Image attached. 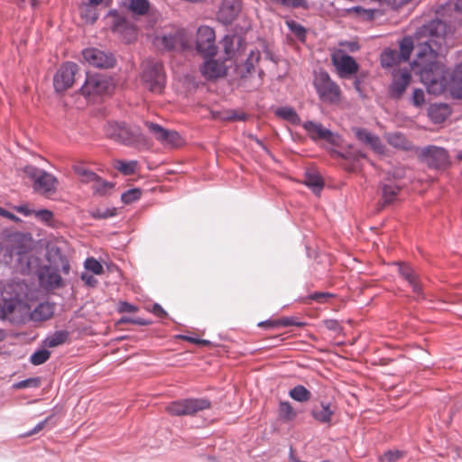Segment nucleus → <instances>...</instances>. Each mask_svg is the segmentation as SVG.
<instances>
[{"mask_svg":"<svg viewBox=\"0 0 462 462\" xmlns=\"http://www.w3.org/2000/svg\"><path fill=\"white\" fill-rule=\"evenodd\" d=\"M401 62L402 60L396 50H386L381 55V64L383 68H391Z\"/></svg>","mask_w":462,"mask_h":462,"instance_id":"27","label":"nucleus"},{"mask_svg":"<svg viewBox=\"0 0 462 462\" xmlns=\"http://www.w3.org/2000/svg\"><path fill=\"white\" fill-rule=\"evenodd\" d=\"M73 171L79 176L80 181L84 183H92L98 177L97 174L85 168L82 164L74 165Z\"/></svg>","mask_w":462,"mask_h":462,"instance_id":"30","label":"nucleus"},{"mask_svg":"<svg viewBox=\"0 0 462 462\" xmlns=\"http://www.w3.org/2000/svg\"><path fill=\"white\" fill-rule=\"evenodd\" d=\"M313 86L322 103L331 106H338L341 103L342 90L327 71H319L315 74Z\"/></svg>","mask_w":462,"mask_h":462,"instance_id":"2","label":"nucleus"},{"mask_svg":"<svg viewBox=\"0 0 462 462\" xmlns=\"http://www.w3.org/2000/svg\"><path fill=\"white\" fill-rule=\"evenodd\" d=\"M54 304L50 302L40 303L32 312V320L42 321L51 319L54 313Z\"/></svg>","mask_w":462,"mask_h":462,"instance_id":"23","label":"nucleus"},{"mask_svg":"<svg viewBox=\"0 0 462 462\" xmlns=\"http://www.w3.org/2000/svg\"><path fill=\"white\" fill-rule=\"evenodd\" d=\"M231 45H232L231 39L226 38L224 41V48H225V52L228 58L231 57V51H230Z\"/></svg>","mask_w":462,"mask_h":462,"instance_id":"62","label":"nucleus"},{"mask_svg":"<svg viewBox=\"0 0 462 462\" xmlns=\"http://www.w3.org/2000/svg\"><path fill=\"white\" fill-rule=\"evenodd\" d=\"M17 305V300L14 299L4 300L3 304L0 303V317H6L12 314Z\"/></svg>","mask_w":462,"mask_h":462,"instance_id":"42","label":"nucleus"},{"mask_svg":"<svg viewBox=\"0 0 462 462\" xmlns=\"http://www.w3.org/2000/svg\"><path fill=\"white\" fill-rule=\"evenodd\" d=\"M114 168L118 171L123 173L124 175H132L136 172L138 162L137 161H123V160H116L113 162Z\"/></svg>","mask_w":462,"mask_h":462,"instance_id":"28","label":"nucleus"},{"mask_svg":"<svg viewBox=\"0 0 462 462\" xmlns=\"http://www.w3.org/2000/svg\"><path fill=\"white\" fill-rule=\"evenodd\" d=\"M411 81V75L408 69H399L393 72V82L390 86V94L394 98L402 96Z\"/></svg>","mask_w":462,"mask_h":462,"instance_id":"17","label":"nucleus"},{"mask_svg":"<svg viewBox=\"0 0 462 462\" xmlns=\"http://www.w3.org/2000/svg\"><path fill=\"white\" fill-rule=\"evenodd\" d=\"M69 337V332L65 330L56 331L44 340L45 346L56 347L64 344Z\"/></svg>","mask_w":462,"mask_h":462,"instance_id":"29","label":"nucleus"},{"mask_svg":"<svg viewBox=\"0 0 462 462\" xmlns=\"http://www.w3.org/2000/svg\"><path fill=\"white\" fill-rule=\"evenodd\" d=\"M129 8L137 14H144L149 9V2L147 0H129Z\"/></svg>","mask_w":462,"mask_h":462,"instance_id":"40","label":"nucleus"},{"mask_svg":"<svg viewBox=\"0 0 462 462\" xmlns=\"http://www.w3.org/2000/svg\"><path fill=\"white\" fill-rule=\"evenodd\" d=\"M398 272L400 275L406 280L409 284L412 287V291L420 295L421 293V287L418 281V275L413 271L411 267L406 264H399Z\"/></svg>","mask_w":462,"mask_h":462,"instance_id":"20","label":"nucleus"},{"mask_svg":"<svg viewBox=\"0 0 462 462\" xmlns=\"http://www.w3.org/2000/svg\"><path fill=\"white\" fill-rule=\"evenodd\" d=\"M84 60L91 66L100 69L113 68L116 59L110 52L97 48H88L82 51Z\"/></svg>","mask_w":462,"mask_h":462,"instance_id":"13","label":"nucleus"},{"mask_svg":"<svg viewBox=\"0 0 462 462\" xmlns=\"http://www.w3.org/2000/svg\"><path fill=\"white\" fill-rule=\"evenodd\" d=\"M303 182L306 186L312 189L315 193H319L324 186V182L320 175L314 171L306 172Z\"/></svg>","mask_w":462,"mask_h":462,"instance_id":"26","label":"nucleus"},{"mask_svg":"<svg viewBox=\"0 0 462 462\" xmlns=\"http://www.w3.org/2000/svg\"><path fill=\"white\" fill-rule=\"evenodd\" d=\"M216 35L212 28L200 26L197 32L196 50L204 57H211L217 53Z\"/></svg>","mask_w":462,"mask_h":462,"instance_id":"9","label":"nucleus"},{"mask_svg":"<svg viewBox=\"0 0 462 462\" xmlns=\"http://www.w3.org/2000/svg\"><path fill=\"white\" fill-rule=\"evenodd\" d=\"M81 279L88 285H91V286H94L96 283H97V280L91 276V275H88V274H85L83 273L81 275Z\"/></svg>","mask_w":462,"mask_h":462,"instance_id":"61","label":"nucleus"},{"mask_svg":"<svg viewBox=\"0 0 462 462\" xmlns=\"http://www.w3.org/2000/svg\"><path fill=\"white\" fill-rule=\"evenodd\" d=\"M143 192L138 188L131 189L124 192L121 196V199L125 204H132L141 199Z\"/></svg>","mask_w":462,"mask_h":462,"instance_id":"38","label":"nucleus"},{"mask_svg":"<svg viewBox=\"0 0 462 462\" xmlns=\"http://www.w3.org/2000/svg\"><path fill=\"white\" fill-rule=\"evenodd\" d=\"M112 216H114V213L111 212L108 209L105 210V211H101L99 209H97L96 211L92 212V217L94 218H97V219L107 218V217H112Z\"/></svg>","mask_w":462,"mask_h":462,"instance_id":"55","label":"nucleus"},{"mask_svg":"<svg viewBox=\"0 0 462 462\" xmlns=\"http://www.w3.org/2000/svg\"><path fill=\"white\" fill-rule=\"evenodd\" d=\"M154 43L166 51H188L191 49V37L185 29L178 28L157 36Z\"/></svg>","mask_w":462,"mask_h":462,"instance_id":"5","label":"nucleus"},{"mask_svg":"<svg viewBox=\"0 0 462 462\" xmlns=\"http://www.w3.org/2000/svg\"><path fill=\"white\" fill-rule=\"evenodd\" d=\"M288 27L290 30L295 34L296 37H298L300 40H304L306 31L303 26H301L300 23H296L295 21H287L286 22Z\"/></svg>","mask_w":462,"mask_h":462,"instance_id":"44","label":"nucleus"},{"mask_svg":"<svg viewBox=\"0 0 462 462\" xmlns=\"http://www.w3.org/2000/svg\"><path fill=\"white\" fill-rule=\"evenodd\" d=\"M333 295L328 292H315L310 296V299L323 303L326 302L329 298H331Z\"/></svg>","mask_w":462,"mask_h":462,"instance_id":"50","label":"nucleus"},{"mask_svg":"<svg viewBox=\"0 0 462 462\" xmlns=\"http://www.w3.org/2000/svg\"><path fill=\"white\" fill-rule=\"evenodd\" d=\"M200 71L207 79H214L225 76L226 73V67L222 61L208 60L201 66Z\"/></svg>","mask_w":462,"mask_h":462,"instance_id":"19","label":"nucleus"},{"mask_svg":"<svg viewBox=\"0 0 462 462\" xmlns=\"http://www.w3.org/2000/svg\"><path fill=\"white\" fill-rule=\"evenodd\" d=\"M276 322H277V319L266 320V321L260 322L258 324V326L262 327V328H279L280 325L275 324Z\"/></svg>","mask_w":462,"mask_h":462,"instance_id":"60","label":"nucleus"},{"mask_svg":"<svg viewBox=\"0 0 462 462\" xmlns=\"http://www.w3.org/2000/svg\"><path fill=\"white\" fill-rule=\"evenodd\" d=\"M331 61L332 64L337 69L338 76L340 78H346L348 76L356 74L358 71L359 66L355 60V59L346 54L341 50H338L332 53Z\"/></svg>","mask_w":462,"mask_h":462,"instance_id":"12","label":"nucleus"},{"mask_svg":"<svg viewBox=\"0 0 462 462\" xmlns=\"http://www.w3.org/2000/svg\"><path fill=\"white\" fill-rule=\"evenodd\" d=\"M277 2L282 4L283 5L298 8V7H303L307 8V1L306 0H276Z\"/></svg>","mask_w":462,"mask_h":462,"instance_id":"47","label":"nucleus"},{"mask_svg":"<svg viewBox=\"0 0 462 462\" xmlns=\"http://www.w3.org/2000/svg\"><path fill=\"white\" fill-rule=\"evenodd\" d=\"M110 88L111 83L106 77L102 75H94L87 78L80 91L83 96L91 97L106 94L109 91Z\"/></svg>","mask_w":462,"mask_h":462,"instance_id":"16","label":"nucleus"},{"mask_svg":"<svg viewBox=\"0 0 462 462\" xmlns=\"http://www.w3.org/2000/svg\"><path fill=\"white\" fill-rule=\"evenodd\" d=\"M333 414L334 410L328 402H322L320 407H314L311 411L313 418L321 423H329L332 420Z\"/></svg>","mask_w":462,"mask_h":462,"instance_id":"24","label":"nucleus"},{"mask_svg":"<svg viewBox=\"0 0 462 462\" xmlns=\"http://www.w3.org/2000/svg\"><path fill=\"white\" fill-rule=\"evenodd\" d=\"M413 103L415 106H419L424 103V93L421 89H414L412 95Z\"/></svg>","mask_w":462,"mask_h":462,"instance_id":"51","label":"nucleus"},{"mask_svg":"<svg viewBox=\"0 0 462 462\" xmlns=\"http://www.w3.org/2000/svg\"><path fill=\"white\" fill-rule=\"evenodd\" d=\"M413 48L414 44L411 37H404L400 42V51L398 52L402 62H406L410 59Z\"/></svg>","mask_w":462,"mask_h":462,"instance_id":"34","label":"nucleus"},{"mask_svg":"<svg viewBox=\"0 0 462 462\" xmlns=\"http://www.w3.org/2000/svg\"><path fill=\"white\" fill-rule=\"evenodd\" d=\"M118 310L120 312H135L137 311L138 309L136 306L133 304H130L126 301H123L120 302Z\"/></svg>","mask_w":462,"mask_h":462,"instance_id":"52","label":"nucleus"},{"mask_svg":"<svg viewBox=\"0 0 462 462\" xmlns=\"http://www.w3.org/2000/svg\"><path fill=\"white\" fill-rule=\"evenodd\" d=\"M428 114L433 123L440 124L450 116L451 110L446 104H434L430 106Z\"/></svg>","mask_w":462,"mask_h":462,"instance_id":"21","label":"nucleus"},{"mask_svg":"<svg viewBox=\"0 0 462 462\" xmlns=\"http://www.w3.org/2000/svg\"><path fill=\"white\" fill-rule=\"evenodd\" d=\"M274 114L277 117L286 120L292 125H300V117L299 116V115L297 114L295 109L291 106L278 107L274 111Z\"/></svg>","mask_w":462,"mask_h":462,"instance_id":"25","label":"nucleus"},{"mask_svg":"<svg viewBox=\"0 0 462 462\" xmlns=\"http://www.w3.org/2000/svg\"><path fill=\"white\" fill-rule=\"evenodd\" d=\"M14 210L26 217L31 216L35 212V210L30 209L27 205L17 206L14 208Z\"/></svg>","mask_w":462,"mask_h":462,"instance_id":"58","label":"nucleus"},{"mask_svg":"<svg viewBox=\"0 0 462 462\" xmlns=\"http://www.w3.org/2000/svg\"><path fill=\"white\" fill-rule=\"evenodd\" d=\"M401 457V452L400 451H389L384 454L383 458L386 459L388 462H395Z\"/></svg>","mask_w":462,"mask_h":462,"instance_id":"56","label":"nucleus"},{"mask_svg":"<svg viewBox=\"0 0 462 462\" xmlns=\"http://www.w3.org/2000/svg\"><path fill=\"white\" fill-rule=\"evenodd\" d=\"M352 131L356 138L365 145L369 146L374 152L382 154L384 152V145L380 138L365 128L353 127Z\"/></svg>","mask_w":462,"mask_h":462,"instance_id":"18","label":"nucleus"},{"mask_svg":"<svg viewBox=\"0 0 462 462\" xmlns=\"http://www.w3.org/2000/svg\"><path fill=\"white\" fill-rule=\"evenodd\" d=\"M383 199L384 204L392 203L400 191V188L395 184H383L382 187Z\"/></svg>","mask_w":462,"mask_h":462,"instance_id":"35","label":"nucleus"},{"mask_svg":"<svg viewBox=\"0 0 462 462\" xmlns=\"http://www.w3.org/2000/svg\"><path fill=\"white\" fill-rule=\"evenodd\" d=\"M35 217L43 223L49 224L53 218V213L48 209L34 212Z\"/></svg>","mask_w":462,"mask_h":462,"instance_id":"46","label":"nucleus"},{"mask_svg":"<svg viewBox=\"0 0 462 462\" xmlns=\"http://www.w3.org/2000/svg\"><path fill=\"white\" fill-rule=\"evenodd\" d=\"M410 0H384L383 5L392 6L393 8H399L407 4Z\"/></svg>","mask_w":462,"mask_h":462,"instance_id":"57","label":"nucleus"},{"mask_svg":"<svg viewBox=\"0 0 462 462\" xmlns=\"http://www.w3.org/2000/svg\"><path fill=\"white\" fill-rule=\"evenodd\" d=\"M279 416L286 421L294 420L297 417V412L292 408L291 404L287 401H282L279 403Z\"/></svg>","mask_w":462,"mask_h":462,"instance_id":"33","label":"nucleus"},{"mask_svg":"<svg viewBox=\"0 0 462 462\" xmlns=\"http://www.w3.org/2000/svg\"><path fill=\"white\" fill-rule=\"evenodd\" d=\"M51 417H48L46 418L44 420L39 422L31 431H29L28 433H26L25 435L26 436H32L33 434H37L38 432H40L41 430H42L46 425V423L49 421V420L51 419Z\"/></svg>","mask_w":462,"mask_h":462,"instance_id":"53","label":"nucleus"},{"mask_svg":"<svg viewBox=\"0 0 462 462\" xmlns=\"http://www.w3.org/2000/svg\"><path fill=\"white\" fill-rule=\"evenodd\" d=\"M42 279L52 287H60L62 283L60 275L56 271L47 269L46 275L42 274Z\"/></svg>","mask_w":462,"mask_h":462,"instance_id":"39","label":"nucleus"},{"mask_svg":"<svg viewBox=\"0 0 462 462\" xmlns=\"http://www.w3.org/2000/svg\"><path fill=\"white\" fill-rule=\"evenodd\" d=\"M152 312L157 316L158 318L163 319L167 317V312L163 310V308L158 304L155 303L152 306Z\"/></svg>","mask_w":462,"mask_h":462,"instance_id":"54","label":"nucleus"},{"mask_svg":"<svg viewBox=\"0 0 462 462\" xmlns=\"http://www.w3.org/2000/svg\"><path fill=\"white\" fill-rule=\"evenodd\" d=\"M302 127L311 140L315 142L323 140L330 144L338 145V135L324 127L320 123L307 121Z\"/></svg>","mask_w":462,"mask_h":462,"instance_id":"14","label":"nucleus"},{"mask_svg":"<svg viewBox=\"0 0 462 462\" xmlns=\"http://www.w3.org/2000/svg\"><path fill=\"white\" fill-rule=\"evenodd\" d=\"M85 268L97 275H100L104 273L102 264L93 257H89L86 260Z\"/></svg>","mask_w":462,"mask_h":462,"instance_id":"43","label":"nucleus"},{"mask_svg":"<svg viewBox=\"0 0 462 462\" xmlns=\"http://www.w3.org/2000/svg\"><path fill=\"white\" fill-rule=\"evenodd\" d=\"M386 141L390 145L394 148L403 150V151H411L413 149L412 143L409 141L406 136L401 133H391L386 134Z\"/></svg>","mask_w":462,"mask_h":462,"instance_id":"22","label":"nucleus"},{"mask_svg":"<svg viewBox=\"0 0 462 462\" xmlns=\"http://www.w3.org/2000/svg\"><path fill=\"white\" fill-rule=\"evenodd\" d=\"M23 171L32 181V186L35 193L46 198L56 193L59 181L53 174L33 165L25 166Z\"/></svg>","mask_w":462,"mask_h":462,"instance_id":"3","label":"nucleus"},{"mask_svg":"<svg viewBox=\"0 0 462 462\" xmlns=\"http://www.w3.org/2000/svg\"><path fill=\"white\" fill-rule=\"evenodd\" d=\"M69 269L70 268H69V262L67 260H62V268H61V270H62L63 273L68 274L69 273Z\"/></svg>","mask_w":462,"mask_h":462,"instance_id":"64","label":"nucleus"},{"mask_svg":"<svg viewBox=\"0 0 462 462\" xmlns=\"http://www.w3.org/2000/svg\"><path fill=\"white\" fill-rule=\"evenodd\" d=\"M144 125L163 146L177 148L184 143L182 137L176 131L167 130L160 125L150 121H145Z\"/></svg>","mask_w":462,"mask_h":462,"instance_id":"8","label":"nucleus"},{"mask_svg":"<svg viewBox=\"0 0 462 462\" xmlns=\"http://www.w3.org/2000/svg\"><path fill=\"white\" fill-rule=\"evenodd\" d=\"M114 184L103 180L99 176L97 177V180H95L92 182V189L94 194L99 195V196H105L110 193V191L113 189Z\"/></svg>","mask_w":462,"mask_h":462,"instance_id":"31","label":"nucleus"},{"mask_svg":"<svg viewBox=\"0 0 462 462\" xmlns=\"http://www.w3.org/2000/svg\"><path fill=\"white\" fill-rule=\"evenodd\" d=\"M51 356L50 351L46 349H42L34 352L31 356V363L34 365H40L44 364Z\"/></svg>","mask_w":462,"mask_h":462,"instance_id":"41","label":"nucleus"},{"mask_svg":"<svg viewBox=\"0 0 462 462\" xmlns=\"http://www.w3.org/2000/svg\"><path fill=\"white\" fill-rule=\"evenodd\" d=\"M289 396L294 401L305 402L310 400L311 393L303 385H297L290 390Z\"/></svg>","mask_w":462,"mask_h":462,"instance_id":"32","label":"nucleus"},{"mask_svg":"<svg viewBox=\"0 0 462 462\" xmlns=\"http://www.w3.org/2000/svg\"><path fill=\"white\" fill-rule=\"evenodd\" d=\"M80 14L87 23H94L97 19V13L94 5H83L80 7Z\"/></svg>","mask_w":462,"mask_h":462,"instance_id":"36","label":"nucleus"},{"mask_svg":"<svg viewBox=\"0 0 462 462\" xmlns=\"http://www.w3.org/2000/svg\"><path fill=\"white\" fill-rule=\"evenodd\" d=\"M452 79L454 83L458 85L462 89V64H459L456 67L453 71Z\"/></svg>","mask_w":462,"mask_h":462,"instance_id":"49","label":"nucleus"},{"mask_svg":"<svg viewBox=\"0 0 462 462\" xmlns=\"http://www.w3.org/2000/svg\"><path fill=\"white\" fill-rule=\"evenodd\" d=\"M142 80L152 92L161 93L165 85L163 66L156 60H146L143 63Z\"/></svg>","mask_w":462,"mask_h":462,"instance_id":"4","label":"nucleus"},{"mask_svg":"<svg viewBox=\"0 0 462 462\" xmlns=\"http://www.w3.org/2000/svg\"><path fill=\"white\" fill-rule=\"evenodd\" d=\"M418 34L420 42L411 68L429 93L441 94L447 85V76L445 66L438 58L447 46V25L440 20H434L423 26Z\"/></svg>","mask_w":462,"mask_h":462,"instance_id":"1","label":"nucleus"},{"mask_svg":"<svg viewBox=\"0 0 462 462\" xmlns=\"http://www.w3.org/2000/svg\"><path fill=\"white\" fill-rule=\"evenodd\" d=\"M131 324L139 325V326H147V325L151 324V322L144 319H142V318H136V319H133V320H131Z\"/></svg>","mask_w":462,"mask_h":462,"instance_id":"63","label":"nucleus"},{"mask_svg":"<svg viewBox=\"0 0 462 462\" xmlns=\"http://www.w3.org/2000/svg\"><path fill=\"white\" fill-rule=\"evenodd\" d=\"M210 407V402L207 399H185L169 403L165 410L172 416L194 415L200 411Z\"/></svg>","mask_w":462,"mask_h":462,"instance_id":"6","label":"nucleus"},{"mask_svg":"<svg viewBox=\"0 0 462 462\" xmlns=\"http://www.w3.org/2000/svg\"><path fill=\"white\" fill-rule=\"evenodd\" d=\"M106 134L123 144L134 145L142 141V134L138 130H132L124 124L111 123L106 126Z\"/></svg>","mask_w":462,"mask_h":462,"instance_id":"7","label":"nucleus"},{"mask_svg":"<svg viewBox=\"0 0 462 462\" xmlns=\"http://www.w3.org/2000/svg\"><path fill=\"white\" fill-rule=\"evenodd\" d=\"M40 385V380L38 378H31L19 382L15 384L17 388L26 387H38Z\"/></svg>","mask_w":462,"mask_h":462,"instance_id":"48","label":"nucleus"},{"mask_svg":"<svg viewBox=\"0 0 462 462\" xmlns=\"http://www.w3.org/2000/svg\"><path fill=\"white\" fill-rule=\"evenodd\" d=\"M421 154L427 164L432 168L443 169L450 163L448 153L442 147L428 146L422 150Z\"/></svg>","mask_w":462,"mask_h":462,"instance_id":"15","label":"nucleus"},{"mask_svg":"<svg viewBox=\"0 0 462 462\" xmlns=\"http://www.w3.org/2000/svg\"><path fill=\"white\" fill-rule=\"evenodd\" d=\"M78 71L77 64L73 62H65L57 70L53 85L57 92H63L71 88L75 81V75Z\"/></svg>","mask_w":462,"mask_h":462,"instance_id":"11","label":"nucleus"},{"mask_svg":"<svg viewBox=\"0 0 462 462\" xmlns=\"http://www.w3.org/2000/svg\"><path fill=\"white\" fill-rule=\"evenodd\" d=\"M275 324L280 325V327H303L304 323L298 321L295 318L292 317H286V318H281L277 319V322Z\"/></svg>","mask_w":462,"mask_h":462,"instance_id":"45","label":"nucleus"},{"mask_svg":"<svg viewBox=\"0 0 462 462\" xmlns=\"http://www.w3.org/2000/svg\"><path fill=\"white\" fill-rule=\"evenodd\" d=\"M107 23L111 26L114 32H116L127 42L135 39L136 32L133 24L127 22L116 11H110L106 15Z\"/></svg>","mask_w":462,"mask_h":462,"instance_id":"10","label":"nucleus"},{"mask_svg":"<svg viewBox=\"0 0 462 462\" xmlns=\"http://www.w3.org/2000/svg\"><path fill=\"white\" fill-rule=\"evenodd\" d=\"M0 216L5 217L12 221L17 222L19 218L13 213L0 207Z\"/></svg>","mask_w":462,"mask_h":462,"instance_id":"59","label":"nucleus"},{"mask_svg":"<svg viewBox=\"0 0 462 462\" xmlns=\"http://www.w3.org/2000/svg\"><path fill=\"white\" fill-rule=\"evenodd\" d=\"M261 54L259 51H252L244 64V69L246 74H251L254 71V67L260 60Z\"/></svg>","mask_w":462,"mask_h":462,"instance_id":"37","label":"nucleus"}]
</instances>
